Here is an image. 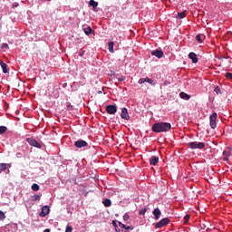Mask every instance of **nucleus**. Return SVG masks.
<instances>
[{
    "instance_id": "obj_1",
    "label": "nucleus",
    "mask_w": 232,
    "mask_h": 232,
    "mask_svg": "<svg viewBox=\"0 0 232 232\" xmlns=\"http://www.w3.org/2000/svg\"><path fill=\"white\" fill-rule=\"evenodd\" d=\"M171 130V123L169 122H157L152 125V131L154 133H164Z\"/></svg>"
},
{
    "instance_id": "obj_2",
    "label": "nucleus",
    "mask_w": 232,
    "mask_h": 232,
    "mask_svg": "<svg viewBox=\"0 0 232 232\" xmlns=\"http://www.w3.org/2000/svg\"><path fill=\"white\" fill-rule=\"evenodd\" d=\"M187 146L188 148H190V150H204V148H206V143L192 141V142H188Z\"/></svg>"
},
{
    "instance_id": "obj_3",
    "label": "nucleus",
    "mask_w": 232,
    "mask_h": 232,
    "mask_svg": "<svg viewBox=\"0 0 232 232\" xmlns=\"http://www.w3.org/2000/svg\"><path fill=\"white\" fill-rule=\"evenodd\" d=\"M168 224H169V218H164L160 221L156 223L155 227H156V229H160L161 227L168 226Z\"/></svg>"
},
{
    "instance_id": "obj_4",
    "label": "nucleus",
    "mask_w": 232,
    "mask_h": 232,
    "mask_svg": "<svg viewBox=\"0 0 232 232\" xmlns=\"http://www.w3.org/2000/svg\"><path fill=\"white\" fill-rule=\"evenodd\" d=\"M217 112H213L212 115L209 116L210 128H212V130H215V128H217Z\"/></svg>"
},
{
    "instance_id": "obj_5",
    "label": "nucleus",
    "mask_w": 232,
    "mask_h": 232,
    "mask_svg": "<svg viewBox=\"0 0 232 232\" xmlns=\"http://www.w3.org/2000/svg\"><path fill=\"white\" fill-rule=\"evenodd\" d=\"M26 140L28 144H30V146H34V148H38L39 150H41V143H39L34 138H27Z\"/></svg>"
},
{
    "instance_id": "obj_6",
    "label": "nucleus",
    "mask_w": 232,
    "mask_h": 232,
    "mask_svg": "<svg viewBox=\"0 0 232 232\" xmlns=\"http://www.w3.org/2000/svg\"><path fill=\"white\" fill-rule=\"evenodd\" d=\"M106 111L109 115H115L117 113V106L115 105H108L106 107Z\"/></svg>"
},
{
    "instance_id": "obj_7",
    "label": "nucleus",
    "mask_w": 232,
    "mask_h": 232,
    "mask_svg": "<svg viewBox=\"0 0 232 232\" xmlns=\"http://www.w3.org/2000/svg\"><path fill=\"white\" fill-rule=\"evenodd\" d=\"M121 119H123V121H130V113L128 112V109L126 108L121 109Z\"/></svg>"
},
{
    "instance_id": "obj_8",
    "label": "nucleus",
    "mask_w": 232,
    "mask_h": 232,
    "mask_svg": "<svg viewBox=\"0 0 232 232\" xmlns=\"http://www.w3.org/2000/svg\"><path fill=\"white\" fill-rule=\"evenodd\" d=\"M50 214V207L48 205H45L42 208V210L40 212V217L44 218L46 215Z\"/></svg>"
},
{
    "instance_id": "obj_9",
    "label": "nucleus",
    "mask_w": 232,
    "mask_h": 232,
    "mask_svg": "<svg viewBox=\"0 0 232 232\" xmlns=\"http://www.w3.org/2000/svg\"><path fill=\"white\" fill-rule=\"evenodd\" d=\"M151 55H154L158 59H162V57L164 56V52L162 50L157 49V50L151 51Z\"/></svg>"
},
{
    "instance_id": "obj_10",
    "label": "nucleus",
    "mask_w": 232,
    "mask_h": 232,
    "mask_svg": "<svg viewBox=\"0 0 232 232\" xmlns=\"http://www.w3.org/2000/svg\"><path fill=\"white\" fill-rule=\"evenodd\" d=\"M74 146L76 148H86V146H88V142H86L84 140H78L74 142Z\"/></svg>"
},
{
    "instance_id": "obj_11",
    "label": "nucleus",
    "mask_w": 232,
    "mask_h": 232,
    "mask_svg": "<svg viewBox=\"0 0 232 232\" xmlns=\"http://www.w3.org/2000/svg\"><path fill=\"white\" fill-rule=\"evenodd\" d=\"M188 59H190L194 64H197V63H198V58L197 57V54L195 53H189Z\"/></svg>"
},
{
    "instance_id": "obj_12",
    "label": "nucleus",
    "mask_w": 232,
    "mask_h": 232,
    "mask_svg": "<svg viewBox=\"0 0 232 232\" xmlns=\"http://www.w3.org/2000/svg\"><path fill=\"white\" fill-rule=\"evenodd\" d=\"M150 166H157L159 164V157L152 156L150 158Z\"/></svg>"
},
{
    "instance_id": "obj_13",
    "label": "nucleus",
    "mask_w": 232,
    "mask_h": 232,
    "mask_svg": "<svg viewBox=\"0 0 232 232\" xmlns=\"http://www.w3.org/2000/svg\"><path fill=\"white\" fill-rule=\"evenodd\" d=\"M152 214L154 216L155 220H159V218H160V215H162V212H160V208H155L152 211Z\"/></svg>"
},
{
    "instance_id": "obj_14",
    "label": "nucleus",
    "mask_w": 232,
    "mask_h": 232,
    "mask_svg": "<svg viewBox=\"0 0 232 232\" xmlns=\"http://www.w3.org/2000/svg\"><path fill=\"white\" fill-rule=\"evenodd\" d=\"M231 155V150H227L223 151V160L227 161L229 160V157Z\"/></svg>"
},
{
    "instance_id": "obj_15",
    "label": "nucleus",
    "mask_w": 232,
    "mask_h": 232,
    "mask_svg": "<svg viewBox=\"0 0 232 232\" xmlns=\"http://www.w3.org/2000/svg\"><path fill=\"white\" fill-rule=\"evenodd\" d=\"M196 40L198 41V43H204V41H206V35L200 34H198L196 36Z\"/></svg>"
},
{
    "instance_id": "obj_16",
    "label": "nucleus",
    "mask_w": 232,
    "mask_h": 232,
    "mask_svg": "<svg viewBox=\"0 0 232 232\" xmlns=\"http://www.w3.org/2000/svg\"><path fill=\"white\" fill-rule=\"evenodd\" d=\"M179 96L181 97V99H183L184 101H189L191 99V96L188 95V93L182 92L179 93Z\"/></svg>"
},
{
    "instance_id": "obj_17",
    "label": "nucleus",
    "mask_w": 232,
    "mask_h": 232,
    "mask_svg": "<svg viewBox=\"0 0 232 232\" xmlns=\"http://www.w3.org/2000/svg\"><path fill=\"white\" fill-rule=\"evenodd\" d=\"M0 66H1L4 73H8V65H6V63L5 62H1Z\"/></svg>"
},
{
    "instance_id": "obj_18",
    "label": "nucleus",
    "mask_w": 232,
    "mask_h": 232,
    "mask_svg": "<svg viewBox=\"0 0 232 232\" xmlns=\"http://www.w3.org/2000/svg\"><path fill=\"white\" fill-rule=\"evenodd\" d=\"M8 164L6 163H1L0 164V173H3V171H6V169H8Z\"/></svg>"
},
{
    "instance_id": "obj_19",
    "label": "nucleus",
    "mask_w": 232,
    "mask_h": 232,
    "mask_svg": "<svg viewBox=\"0 0 232 232\" xmlns=\"http://www.w3.org/2000/svg\"><path fill=\"white\" fill-rule=\"evenodd\" d=\"M89 5L92 6L93 10L99 6V3H97L95 0H90Z\"/></svg>"
},
{
    "instance_id": "obj_20",
    "label": "nucleus",
    "mask_w": 232,
    "mask_h": 232,
    "mask_svg": "<svg viewBox=\"0 0 232 232\" xmlns=\"http://www.w3.org/2000/svg\"><path fill=\"white\" fill-rule=\"evenodd\" d=\"M186 15H188V12L182 11L181 13L178 14L177 19H184V17H186Z\"/></svg>"
},
{
    "instance_id": "obj_21",
    "label": "nucleus",
    "mask_w": 232,
    "mask_h": 232,
    "mask_svg": "<svg viewBox=\"0 0 232 232\" xmlns=\"http://www.w3.org/2000/svg\"><path fill=\"white\" fill-rule=\"evenodd\" d=\"M83 32H84L85 35H90V34H92V32H93V30L92 29V27L87 26V27L83 28Z\"/></svg>"
},
{
    "instance_id": "obj_22",
    "label": "nucleus",
    "mask_w": 232,
    "mask_h": 232,
    "mask_svg": "<svg viewBox=\"0 0 232 232\" xmlns=\"http://www.w3.org/2000/svg\"><path fill=\"white\" fill-rule=\"evenodd\" d=\"M102 204L103 206H105V208H110V206H111V200L106 198L105 200L102 201Z\"/></svg>"
},
{
    "instance_id": "obj_23",
    "label": "nucleus",
    "mask_w": 232,
    "mask_h": 232,
    "mask_svg": "<svg viewBox=\"0 0 232 232\" xmlns=\"http://www.w3.org/2000/svg\"><path fill=\"white\" fill-rule=\"evenodd\" d=\"M108 46H109V52H111V53H113L115 51L113 50V46H114V44L113 42H111L108 44Z\"/></svg>"
},
{
    "instance_id": "obj_24",
    "label": "nucleus",
    "mask_w": 232,
    "mask_h": 232,
    "mask_svg": "<svg viewBox=\"0 0 232 232\" xmlns=\"http://www.w3.org/2000/svg\"><path fill=\"white\" fill-rule=\"evenodd\" d=\"M114 77H115L120 82H122L126 81V76H121V77H119V75L116 74Z\"/></svg>"
},
{
    "instance_id": "obj_25",
    "label": "nucleus",
    "mask_w": 232,
    "mask_h": 232,
    "mask_svg": "<svg viewBox=\"0 0 232 232\" xmlns=\"http://www.w3.org/2000/svg\"><path fill=\"white\" fill-rule=\"evenodd\" d=\"M6 130H8V128H6L5 126H0V135L5 133Z\"/></svg>"
},
{
    "instance_id": "obj_26",
    "label": "nucleus",
    "mask_w": 232,
    "mask_h": 232,
    "mask_svg": "<svg viewBox=\"0 0 232 232\" xmlns=\"http://www.w3.org/2000/svg\"><path fill=\"white\" fill-rule=\"evenodd\" d=\"M39 186L37 185V183H34L33 185H32V189H33V191H39Z\"/></svg>"
},
{
    "instance_id": "obj_27",
    "label": "nucleus",
    "mask_w": 232,
    "mask_h": 232,
    "mask_svg": "<svg viewBox=\"0 0 232 232\" xmlns=\"http://www.w3.org/2000/svg\"><path fill=\"white\" fill-rule=\"evenodd\" d=\"M6 218V216L5 215V212L0 210V220H5Z\"/></svg>"
},
{
    "instance_id": "obj_28",
    "label": "nucleus",
    "mask_w": 232,
    "mask_h": 232,
    "mask_svg": "<svg viewBox=\"0 0 232 232\" xmlns=\"http://www.w3.org/2000/svg\"><path fill=\"white\" fill-rule=\"evenodd\" d=\"M33 200H34V202H37V201L41 200V196H40V195H34Z\"/></svg>"
},
{
    "instance_id": "obj_29",
    "label": "nucleus",
    "mask_w": 232,
    "mask_h": 232,
    "mask_svg": "<svg viewBox=\"0 0 232 232\" xmlns=\"http://www.w3.org/2000/svg\"><path fill=\"white\" fill-rule=\"evenodd\" d=\"M119 226H120V227H122L123 229H126V230L130 229V227H127L126 225H124L121 222H119Z\"/></svg>"
},
{
    "instance_id": "obj_30",
    "label": "nucleus",
    "mask_w": 232,
    "mask_h": 232,
    "mask_svg": "<svg viewBox=\"0 0 232 232\" xmlns=\"http://www.w3.org/2000/svg\"><path fill=\"white\" fill-rule=\"evenodd\" d=\"M183 218H184V224H188V222H189V215H186Z\"/></svg>"
},
{
    "instance_id": "obj_31",
    "label": "nucleus",
    "mask_w": 232,
    "mask_h": 232,
    "mask_svg": "<svg viewBox=\"0 0 232 232\" xmlns=\"http://www.w3.org/2000/svg\"><path fill=\"white\" fill-rule=\"evenodd\" d=\"M146 211H148L146 208H142L141 210H140L139 215H146Z\"/></svg>"
},
{
    "instance_id": "obj_32",
    "label": "nucleus",
    "mask_w": 232,
    "mask_h": 232,
    "mask_svg": "<svg viewBox=\"0 0 232 232\" xmlns=\"http://www.w3.org/2000/svg\"><path fill=\"white\" fill-rule=\"evenodd\" d=\"M123 220L125 222H128V220H130V215H128V213H126L124 216H123Z\"/></svg>"
},
{
    "instance_id": "obj_33",
    "label": "nucleus",
    "mask_w": 232,
    "mask_h": 232,
    "mask_svg": "<svg viewBox=\"0 0 232 232\" xmlns=\"http://www.w3.org/2000/svg\"><path fill=\"white\" fill-rule=\"evenodd\" d=\"M86 53V51H84V50H80L79 51V55H80V57H84V54Z\"/></svg>"
},
{
    "instance_id": "obj_34",
    "label": "nucleus",
    "mask_w": 232,
    "mask_h": 232,
    "mask_svg": "<svg viewBox=\"0 0 232 232\" xmlns=\"http://www.w3.org/2000/svg\"><path fill=\"white\" fill-rule=\"evenodd\" d=\"M145 82H149V84H153V80L147 77V78H145Z\"/></svg>"
},
{
    "instance_id": "obj_35",
    "label": "nucleus",
    "mask_w": 232,
    "mask_h": 232,
    "mask_svg": "<svg viewBox=\"0 0 232 232\" xmlns=\"http://www.w3.org/2000/svg\"><path fill=\"white\" fill-rule=\"evenodd\" d=\"M73 231V228L70 226H67L66 228H65V232H72Z\"/></svg>"
},
{
    "instance_id": "obj_36",
    "label": "nucleus",
    "mask_w": 232,
    "mask_h": 232,
    "mask_svg": "<svg viewBox=\"0 0 232 232\" xmlns=\"http://www.w3.org/2000/svg\"><path fill=\"white\" fill-rule=\"evenodd\" d=\"M138 82L139 84H144V82H146V80L145 78H140Z\"/></svg>"
},
{
    "instance_id": "obj_37",
    "label": "nucleus",
    "mask_w": 232,
    "mask_h": 232,
    "mask_svg": "<svg viewBox=\"0 0 232 232\" xmlns=\"http://www.w3.org/2000/svg\"><path fill=\"white\" fill-rule=\"evenodd\" d=\"M214 92H216V93H220V88L216 86Z\"/></svg>"
},
{
    "instance_id": "obj_38",
    "label": "nucleus",
    "mask_w": 232,
    "mask_h": 232,
    "mask_svg": "<svg viewBox=\"0 0 232 232\" xmlns=\"http://www.w3.org/2000/svg\"><path fill=\"white\" fill-rule=\"evenodd\" d=\"M2 48H8V44H3Z\"/></svg>"
},
{
    "instance_id": "obj_39",
    "label": "nucleus",
    "mask_w": 232,
    "mask_h": 232,
    "mask_svg": "<svg viewBox=\"0 0 232 232\" xmlns=\"http://www.w3.org/2000/svg\"><path fill=\"white\" fill-rule=\"evenodd\" d=\"M112 225L114 226V227H117V222H115V220L112 221Z\"/></svg>"
},
{
    "instance_id": "obj_40",
    "label": "nucleus",
    "mask_w": 232,
    "mask_h": 232,
    "mask_svg": "<svg viewBox=\"0 0 232 232\" xmlns=\"http://www.w3.org/2000/svg\"><path fill=\"white\" fill-rule=\"evenodd\" d=\"M50 228L44 229V232H50Z\"/></svg>"
},
{
    "instance_id": "obj_41",
    "label": "nucleus",
    "mask_w": 232,
    "mask_h": 232,
    "mask_svg": "<svg viewBox=\"0 0 232 232\" xmlns=\"http://www.w3.org/2000/svg\"><path fill=\"white\" fill-rule=\"evenodd\" d=\"M115 229H116L117 232L121 231V228H119L117 227H115Z\"/></svg>"
},
{
    "instance_id": "obj_42",
    "label": "nucleus",
    "mask_w": 232,
    "mask_h": 232,
    "mask_svg": "<svg viewBox=\"0 0 232 232\" xmlns=\"http://www.w3.org/2000/svg\"><path fill=\"white\" fill-rule=\"evenodd\" d=\"M99 94L102 93V91L98 92Z\"/></svg>"
}]
</instances>
